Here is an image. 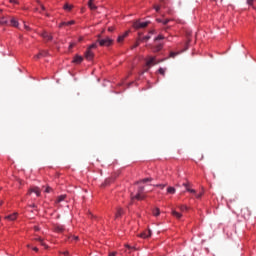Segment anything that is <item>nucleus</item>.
<instances>
[{
	"mask_svg": "<svg viewBox=\"0 0 256 256\" xmlns=\"http://www.w3.org/2000/svg\"><path fill=\"white\" fill-rule=\"evenodd\" d=\"M145 186H138L137 187V193L136 194H131V199L136 201H143L145 199Z\"/></svg>",
	"mask_w": 256,
	"mask_h": 256,
	"instance_id": "nucleus-1",
	"label": "nucleus"
},
{
	"mask_svg": "<svg viewBox=\"0 0 256 256\" xmlns=\"http://www.w3.org/2000/svg\"><path fill=\"white\" fill-rule=\"evenodd\" d=\"M98 43L100 47H111L113 45V39L106 37L104 39H99Z\"/></svg>",
	"mask_w": 256,
	"mask_h": 256,
	"instance_id": "nucleus-2",
	"label": "nucleus"
},
{
	"mask_svg": "<svg viewBox=\"0 0 256 256\" xmlns=\"http://www.w3.org/2000/svg\"><path fill=\"white\" fill-rule=\"evenodd\" d=\"M149 21H145V22H142L141 20H136L134 23H133V28L134 29H145V27H147L149 25Z\"/></svg>",
	"mask_w": 256,
	"mask_h": 256,
	"instance_id": "nucleus-3",
	"label": "nucleus"
},
{
	"mask_svg": "<svg viewBox=\"0 0 256 256\" xmlns=\"http://www.w3.org/2000/svg\"><path fill=\"white\" fill-rule=\"evenodd\" d=\"M240 215L243 219H249L251 217V210L248 207H244L240 210Z\"/></svg>",
	"mask_w": 256,
	"mask_h": 256,
	"instance_id": "nucleus-4",
	"label": "nucleus"
},
{
	"mask_svg": "<svg viewBox=\"0 0 256 256\" xmlns=\"http://www.w3.org/2000/svg\"><path fill=\"white\" fill-rule=\"evenodd\" d=\"M84 57L88 61H92L93 57H95V53L93 52V50H90L89 48H87L86 52L84 53Z\"/></svg>",
	"mask_w": 256,
	"mask_h": 256,
	"instance_id": "nucleus-5",
	"label": "nucleus"
},
{
	"mask_svg": "<svg viewBox=\"0 0 256 256\" xmlns=\"http://www.w3.org/2000/svg\"><path fill=\"white\" fill-rule=\"evenodd\" d=\"M53 231L55 233H63V231H65V226H63L61 224H54L53 225Z\"/></svg>",
	"mask_w": 256,
	"mask_h": 256,
	"instance_id": "nucleus-6",
	"label": "nucleus"
},
{
	"mask_svg": "<svg viewBox=\"0 0 256 256\" xmlns=\"http://www.w3.org/2000/svg\"><path fill=\"white\" fill-rule=\"evenodd\" d=\"M152 232L151 229L145 230L144 232L140 233L138 237H141V239H149L151 237Z\"/></svg>",
	"mask_w": 256,
	"mask_h": 256,
	"instance_id": "nucleus-7",
	"label": "nucleus"
},
{
	"mask_svg": "<svg viewBox=\"0 0 256 256\" xmlns=\"http://www.w3.org/2000/svg\"><path fill=\"white\" fill-rule=\"evenodd\" d=\"M40 36L42 38H44L47 42L49 41H53V36H51V34H49L47 31H43Z\"/></svg>",
	"mask_w": 256,
	"mask_h": 256,
	"instance_id": "nucleus-8",
	"label": "nucleus"
},
{
	"mask_svg": "<svg viewBox=\"0 0 256 256\" xmlns=\"http://www.w3.org/2000/svg\"><path fill=\"white\" fill-rule=\"evenodd\" d=\"M127 37H129V31H126L122 35H119L117 38V43H123V41H125Z\"/></svg>",
	"mask_w": 256,
	"mask_h": 256,
	"instance_id": "nucleus-9",
	"label": "nucleus"
},
{
	"mask_svg": "<svg viewBox=\"0 0 256 256\" xmlns=\"http://www.w3.org/2000/svg\"><path fill=\"white\" fill-rule=\"evenodd\" d=\"M49 55V51L41 50L37 55L34 56V59H41V57H47Z\"/></svg>",
	"mask_w": 256,
	"mask_h": 256,
	"instance_id": "nucleus-10",
	"label": "nucleus"
},
{
	"mask_svg": "<svg viewBox=\"0 0 256 256\" xmlns=\"http://www.w3.org/2000/svg\"><path fill=\"white\" fill-rule=\"evenodd\" d=\"M72 63H74L75 65H81V63H83V58L81 55H75Z\"/></svg>",
	"mask_w": 256,
	"mask_h": 256,
	"instance_id": "nucleus-11",
	"label": "nucleus"
},
{
	"mask_svg": "<svg viewBox=\"0 0 256 256\" xmlns=\"http://www.w3.org/2000/svg\"><path fill=\"white\" fill-rule=\"evenodd\" d=\"M31 193H35L36 197H39V195H41V191L37 187L31 188L28 192V195H31Z\"/></svg>",
	"mask_w": 256,
	"mask_h": 256,
	"instance_id": "nucleus-12",
	"label": "nucleus"
},
{
	"mask_svg": "<svg viewBox=\"0 0 256 256\" xmlns=\"http://www.w3.org/2000/svg\"><path fill=\"white\" fill-rule=\"evenodd\" d=\"M17 212H15V213H13V214H10V215H8V216H5V219L7 220V221H15V220H17Z\"/></svg>",
	"mask_w": 256,
	"mask_h": 256,
	"instance_id": "nucleus-13",
	"label": "nucleus"
},
{
	"mask_svg": "<svg viewBox=\"0 0 256 256\" xmlns=\"http://www.w3.org/2000/svg\"><path fill=\"white\" fill-rule=\"evenodd\" d=\"M155 65V57H150L146 60V67H153Z\"/></svg>",
	"mask_w": 256,
	"mask_h": 256,
	"instance_id": "nucleus-14",
	"label": "nucleus"
},
{
	"mask_svg": "<svg viewBox=\"0 0 256 256\" xmlns=\"http://www.w3.org/2000/svg\"><path fill=\"white\" fill-rule=\"evenodd\" d=\"M69 25H75V20H71V21H68V22H62L59 24V27H65V26H69Z\"/></svg>",
	"mask_w": 256,
	"mask_h": 256,
	"instance_id": "nucleus-15",
	"label": "nucleus"
},
{
	"mask_svg": "<svg viewBox=\"0 0 256 256\" xmlns=\"http://www.w3.org/2000/svg\"><path fill=\"white\" fill-rule=\"evenodd\" d=\"M234 203H237V197L232 198L227 201V205H228L229 209H232Z\"/></svg>",
	"mask_w": 256,
	"mask_h": 256,
	"instance_id": "nucleus-16",
	"label": "nucleus"
},
{
	"mask_svg": "<svg viewBox=\"0 0 256 256\" xmlns=\"http://www.w3.org/2000/svg\"><path fill=\"white\" fill-rule=\"evenodd\" d=\"M0 25H9V19L5 16L0 17Z\"/></svg>",
	"mask_w": 256,
	"mask_h": 256,
	"instance_id": "nucleus-17",
	"label": "nucleus"
},
{
	"mask_svg": "<svg viewBox=\"0 0 256 256\" xmlns=\"http://www.w3.org/2000/svg\"><path fill=\"white\" fill-rule=\"evenodd\" d=\"M123 213H124L123 208H118L115 214V219H119V217H122Z\"/></svg>",
	"mask_w": 256,
	"mask_h": 256,
	"instance_id": "nucleus-18",
	"label": "nucleus"
},
{
	"mask_svg": "<svg viewBox=\"0 0 256 256\" xmlns=\"http://www.w3.org/2000/svg\"><path fill=\"white\" fill-rule=\"evenodd\" d=\"M152 214L154 217H159L161 215V210L159 208L152 209Z\"/></svg>",
	"mask_w": 256,
	"mask_h": 256,
	"instance_id": "nucleus-19",
	"label": "nucleus"
},
{
	"mask_svg": "<svg viewBox=\"0 0 256 256\" xmlns=\"http://www.w3.org/2000/svg\"><path fill=\"white\" fill-rule=\"evenodd\" d=\"M67 199V195L63 194L57 197L56 203H62V201H65Z\"/></svg>",
	"mask_w": 256,
	"mask_h": 256,
	"instance_id": "nucleus-20",
	"label": "nucleus"
},
{
	"mask_svg": "<svg viewBox=\"0 0 256 256\" xmlns=\"http://www.w3.org/2000/svg\"><path fill=\"white\" fill-rule=\"evenodd\" d=\"M95 0H89L88 1V7L92 10L95 11V9H97V6H95V4H93Z\"/></svg>",
	"mask_w": 256,
	"mask_h": 256,
	"instance_id": "nucleus-21",
	"label": "nucleus"
},
{
	"mask_svg": "<svg viewBox=\"0 0 256 256\" xmlns=\"http://www.w3.org/2000/svg\"><path fill=\"white\" fill-rule=\"evenodd\" d=\"M157 23H163L164 25H167L168 23H170L171 19H161V18H157L156 19Z\"/></svg>",
	"mask_w": 256,
	"mask_h": 256,
	"instance_id": "nucleus-22",
	"label": "nucleus"
},
{
	"mask_svg": "<svg viewBox=\"0 0 256 256\" xmlns=\"http://www.w3.org/2000/svg\"><path fill=\"white\" fill-rule=\"evenodd\" d=\"M10 25H11L12 27H19V21H17V19H15V18H12V19L10 20Z\"/></svg>",
	"mask_w": 256,
	"mask_h": 256,
	"instance_id": "nucleus-23",
	"label": "nucleus"
},
{
	"mask_svg": "<svg viewBox=\"0 0 256 256\" xmlns=\"http://www.w3.org/2000/svg\"><path fill=\"white\" fill-rule=\"evenodd\" d=\"M163 49V44H158L153 48L154 53H159Z\"/></svg>",
	"mask_w": 256,
	"mask_h": 256,
	"instance_id": "nucleus-24",
	"label": "nucleus"
},
{
	"mask_svg": "<svg viewBox=\"0 0 256 256\" xmlns=\"http://www.w3.org/2000/svg\"><path fill=\"white\" fill-rule=\"evenodd\" d=\"M173 217H176V219H181L183 217V214L177 212L176 210H172Z\"/></svg>",
	"mask_w": 256,
	"mask_h": 256,
	"instance_id": "nucleus-25",
	"label": "nucleus"
},
{
	"mask_svg": "<svg viewBox=\"0 0 256 256\" xmlns=\"http://www.w3.org/2000/svg\"><path fill=\"white\" fill-rule=\"evenodd\" d=\"M183 186L186 188V191H188V193H196L195 189L189 188V185L187 183H183Z\"/></svg>",
	"mask_w": 256,
	"mask_h": 256,
	"instance_id": "nucleus-26",
	"label": "nucleus"
},
{
	"mask_svg": "<svg viewBox=\"0 0 256 256\" xmlns=\"http://www.w3.org/2000/svg\"><path fill=\"white\" fill-rule=\"evenodd\" d=\"M98 40L94 43H92L90 46H88V49H90V51H93V49H97L98 47Z\"/></svg>",
	"mask_w": 256,
	"mask_h": 256,
	"instance_id": "nucleus-27",
	"label": "nucleus"
},
{
	"mask_svg": "<svg viewBox=\"0 0 256 256\" xmlns=\"http://www.w3.org/2000/svg\"><path fill=\"white\" fill-rule=\"evenodd\" d=\"M175 192H176L175 187L170 186L167 188V193H169L170 195H175Z\"/></svg>",
	"mask_w": 256,
	"mask_h": 256,
	"instance_id": "nucleus-28",
	"label": "nucleus"
},
{
	"mask_svg": "<svg viewBox=\"0 0 256 256\" xmlns=\"http://www.w3.org/2000/svg\"><path fill=\"white\" fill-rule=\"evenodd\" d=\"M63 9H64L65 11H71V9H73V5L65 4L64 7H63Z\"/></svg>",
	"mask_w": 256,
	"mask_h": 256,
	"instance_id": "nucleus-29",
	"label": "nucleus"
},
{
	"mask_svg": "<svg viewBox=\"0 0 256 256\" xmlns=\"http://www.w3.org/2000/svg\"><path fill=\"white\" fill-rule=\"evenodd\" d=\"M167 71V68H159L158 69V73L160 74V75H165V72Z\"/></svg>",
	"mask_w": 256,
	"mask_h": 256,
	"instance_id": "nucleus-30",
	"label": "nucleus"
},
{
	"mask_svg": "<svg viewBox=\"0 0 256 256\" xmlns=\"http://www.w3.org/2000/svg\"><path fill=\"white\" fill-rule=\"evenodd\" d=\"M151 181H153V178H144L140 181V183H149Z\"/></svg>",
	"mask_w": 256,
	"mask_h": 256,
	"instance_id": "nucleus-31",
	"label": "nucleus"
},
{
	"mask_svg": "<svg viewBox=\"0 0 256 256\" xmlns=\"http://www.w3.org/2000/svg\"><path fill=\"white\" fill-rule=\"evenodd\" d=\"M34 241H39V243H41V245H42L43 247H45V244L43 243V238H41V237H36V238H34Z\"/></svg>",
	"mask_w": 256,
	"mask_h": 256,
	"instance_id": "nucleus-32",
	"label": "nucleus"
},
{
	"mask_svg": "<svg viewBox=\"0 0 256 256\" xmlns=\"http://www.w3.org/2000/svg\"><path fill=\"white\" fill-rule=\"evenodd\" d=\"M162 39H165V36H163L162 34H159L154 41H162Z\"/></svg>",
	"mask_w": 256,
	"mask_h": 256,
	"instance_id": "nucleus-33",
	"label": "nucleus"
},
{
	"mask_svg": "<svg viewBox=\"0 0 256 256\" xmlns=\"http://www.w3.org/2000/svg\"><path fill=\"white\" fill-rule=\"evenodd\" d=\"M69 241H79V236H69Z\"/></svg>",
	"mask_w": 256,
	"mask_h": 256,
	"instance_id": "nucleus-34",
	"label": "nucleus"
},
{
	"mask_svg": "<svg viewBox=\"0 0 256 256\" xmlns=\"http://www.w3.org/2000/svg\"><path fill=\"white\" fill-rule=\"evenodd\" d=\"M177 55H179V52H170L169 57H171L172 59H175V57H177Z\"/></svg>",
	"mask_w": 256,
	"mask_h": 256,
	"instance_id": "nucleus-35",
	"label": "nucleus"
},
{
	"mask_svg": "<svg viewBox=\"0 0 256 256\" xmlns=\"http://www.w3.org/2000/svg\"><path fill=\"white\" fill-rule=\"evenodd\" d=\"M178 209H180V211H187V206H185V205H180V206H178Z\"/></svg>",
	"mask_w": 256,
	"mask_h": 256,
	"instance_id": "nucleus-36",
	"label": "nucleus"
},
{
	"mask_svg": "<svg viewBox=\"0 0 256 256\" xmlns=\"http://www.w3.org/2000/svg\"><path fill=\"white\" fill-rule=\"evenodd\" d=\"M247 5L252 7L253 3H255V0H246Z\"/></svg>",
	"mask_w": 256,
	"mask_h": 256,
	"instance_id": "nucleus-37",
	"label": "nucleus"
},
{
	"mask_svg": "<svg viewBox=\"0 0 256 256\" xmlns=\"http://www.w3.org/2000/svg\"><path fill=\"white\" fill-rule=\"evenodd\" d=\"M155 187H158L159 189H165V184H156Z\"/></svg>",
	"mask_w": 256,
	"mask_h": 256,
	"instance_id": "nucleus-38",
	"label": "nucleus"
},
{
	"mask_svg": "<svg viewBox=\"0 0 256 256\" xmlns=\"http://www.w3.org/2000/svg\"><path fill=\"white\" fill-rule=\"evenodd\" d=\"M126 249H128L129 251H133L135 248L130 246L129 244H125Z\"/></svg>",
	"mask_w": 256,
	"mask_h": 256,
	"instance_id": "nucleus-39",
	"label": "nucleus"
},
{
	"mask_svg": "<svg viewBox=\"0 0 256 256\" xmlns=\"http://www.w3.org/2000/svg\"><path fill=\"white\" fill-rule=\"evenodd\" d=\"M154 9H155V11H156L157 13H159V11H161V6L155 5V6H154Z\"/></svg>",
	"mask_w": 256,
	"mask_h": 256,
	"instance_id": "nucleus-40",
	"label": "nucleus"
},
{
	"mask_svg": "<svg viewBox=\"0 0 256 256\" xmlns=\"http://www.w3.org/2000/svg\"><path fill=\"white\" fill-rule=\"evenodd\" d=\"M203 197V192L196 194V199H201Z\"/></svg>",
	"mask_w": 256,
	"mask_h": 256,
	"instance_id": "nucleus-41",
	"label": "nucleus"
},
{
	"mask_svg": "<svg viewBox=\"0 0 256 256\" xmlns=\"http://www.w3.org/2000/svg\"><path fill=\"white\" fill-rule=\"evenodd\" d=\"M149 39H151V36H150V35H146V36H144V38H143L144 41H149Z\"/></svg>",
	"mask_w": 256,
	"mask_h": 256,
	"instance_id": "nucleus-42",
	"label": "nucleus"
},
{
	"mask_svg": "<svg viewBox=\"0 0 256 256\" xmlns=\"http://www.w3.org/2000/svg\"><path fill=\"white\" fill-rule=\"evenodd\" d=\"M137 47H139V42H136V43L131 47V49H137Z\"/></svg>",
	"mask_w": 256,
	"mask_h": 256,
	"instance_id": "nucleus-43",
	"label": "nucleus"
},
{
	"mask_svg": "<svg viewBox=\"0 0 256 256\" xmlns=\"http://www.w3.org/2000/svg\"><path fill=\"white\" fill-rule=\"evenodd\" d=\"M24 29H26V31H31V27H29L27 24H24Z\"/></svg>",
	"mask_w": 256,
	"mask_h": 256,
	"instance_id": "nucleus-44",
	"label": "nucleus"
},
{
	"mask_svg": "<svg viewBox=\"0 0 256 256\" xmlns=\"http://www.w3.org/2000/svg\"><path fill=\"white\" fill-rule=\"evenodd\" d=\"M38 3H39V5H40V7H41L42 11H45V6H44L43 4H41V2H40V1H38Z\"/></svg>",
	"mask_w": 256,
	"mask_h": 256,
	"instance_id": "nucleus-45",
	"label": "nucleus"
},
{
	"mask_svg": "<svg viewBox=\"0 0 256 256\" xmlns=\"http://www.w3.org/2000/svg\"><path fill=\"white\" fill-rule=\"evenodd\" d=\"M74 46H75V42L70 43L69 49H73Z\"/></svg>",
	"mask_w": 256,
	"mask_h": 256,
	"instance_id": "nucleus-46",
	"label": "nucleus"
},
{
	"mask_svg": "<svg viewBox=\"0 0 256 256\" xmlns=\"http://www.w3.org/2000/svg\"><path fill=\"white\" fill-rule=\"evenodd\" d=\"M108 256H117V252H110Z\"/></svg>",
	"mask_w": 256,
	"mask_h": 256,
	"instance_id": "nucleus-47",
	"label": "nucleus"
},
{
	"mask_svg": "<svg viewBox=\"0 0 256 256\" xmlns=\"http://www.w3.org/2000/svg\"><path fill=\"white\" fill-rule=\"evenodd\" d=\"M111 181H113L112 179H107L106 181H105V184L106 185H109V183H111Z\"/></svg>",
	"mask_w": 256,
	"mask_h": 256,
	"instance_id": "nucleus-48",
	"label": "nucleus"
},
{
	"mask_svg": "<svg viewBox=\"0 0 256 256\" xmlns=\"http://www.w3.org/2000/svg\"><path fill=\"white\" fill-rule=\"evenodd\" d=\"M81 41H83V36H80V37L78 38V43H81Z\"/></svg>",
	"mask_w": 256,
	"mask_h": 256,
	"instance_id": "nucleus-49",
	"label": "nucleus"
},
{
	"mask_svg": "<svg viewBox=\"0 0 256 256\" xmlns=\"http://www.w3.org/2000/svg\"><path fill=\"white\" fill-rule=\"evenodd\" d=\"M32 249H33V251H35L36 253L39 252V248H37V247H33Z\"/></svg>",
	"mask_w": 256,
	"mask_h": 256,
	"instance_id": "nucleus-50",
	"label": "nucleus"
},
{
	"mask_svg": "<svg viewBox=\"0 0 256 256\" xmlns=\"http://www.w3.org/2000/svg\"><path fill=\"white\" fill-rule=\"evenodd\" d=\"M34 230H35V231H40L39 226H34Z\"/></svg>",
	"mask_w": 256,
	"mask_h": 256,
	"instance_id": "nucleus-51",
	"label": "nucleus"
},
{
	"mask_svg": "<svg viewBox=\"0 0 256 256\" xmlns=\"http://www.w3.org/2000/svg\"><path fill=\"white\" fill-rule=\"evenodd\" d=\"M63 255H65V256H69V251H65V252H63Z\"/></svg>",
	"mask_w": 256,
	"mask_h": 256,
	"instance_id": "nucleus-52",
	"label": "nucleus"
},
{
	"mask_svg": "<svg viewBox=\"0 0 256 256\" xmlns=\"http://www.w3.org/2000/svg\"><path fill=\"white\" fill-rule=\"evenodd\" d=\"M46 193H51V188H47Z\"/></svg>",
	"mask_w": 256,
	"mask_h": 256,
	"instance_id": "nucleus-53",
	"label": "nucleus"
},
{
	"mask_svg": "<svg viewBox=\"0 0 256 256\" xmlns=\"http://www.w3.org/2000/svg\"><path fill=\"white\" fill-rule=\"evenodd\" d=\"M10 3H17V0H10Z\"/></svg>",
	"mask_w": 256,
	"mask_h": 256,
	"instance_id": "nucleus-54",
	"label": "nucleus"
},
{
	"mask_svg": "<svg viewBox=\"0 0 256 256\" xmlns=\"http://www.w3.org/2000/svg\"><path fill=\"white\" fill-rule=\"evenodd\" d=\"M108 31H113V29H112V28H109Z\"/></svg>",
	"mask_w": 256,
	"mask_h": 256,
	"instance_id": "nucleus-55",
	"label": "nucleus"
},
{
	"mask_svg": "<svg viewBox=\"0 0 256 256\" xmlns=\"http://www.w3.org/2000/svg\"><path fill=\"white\" fill-rule=\"evenodd\" d=\"M0 205H3V201H0Z\"/></svg>",
	"mask_w": 256,
	"mask_h": 256,
	"instance_id": "nucleus-56",
	"label": "nucleus"
},
{
	"mask_svg": "<svg viewBox=\"0 0 256 256\" xmlns=\"http://www.w3.org/2000/svg\"><path fill=\"white\" fill-rule=\"evenodd\" d=\"M27 247L29 248V247H31V245L28 244Z\"/></svg>",
	"mask_w": 256,
	"mask_h": 256,
	"instance_id": "nucleus-57",
	"label": "nucleus"
},
{
	"mask_svg": "<svg viewBox=\"0 0 256 256\" xmlns=\"http://www.w3.org/2000/svg\"><path fill=\"white\" fill-rule=\"evenodd\" d=\"M32 207H35V204H33Z\"/></svg>",
	"mask_w": 256,
	"mask_h": 256,
	"instance_id": "nucleus-58",
	"label": "nucleus"
},
{
	"mask_svg": "<svg viewBox=\"0 0 256 256\" xmlns=\"http://www.w3.org/2000/svg\"><path fill=\"white\" fill-rule=\"evenodd\" d=\"M3 10L0 9V13L2 12Z\"/></svg>",
	"mask_w": 256,
	"mask_h": 256,
	"instance_id": "nucleus-59",
	"label": "nucleus"
}]
</instances>
